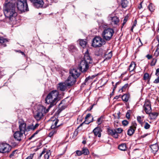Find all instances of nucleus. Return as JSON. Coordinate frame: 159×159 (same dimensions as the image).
<instances>
[{"label":"nucleus","mask_w":159,"mask_h":159,"mask_svg":"<svg viewBox=\"0 0 159 159\" xmlns=\"http://www.w3.org/2000/svg\"><path fill=\"white\" fill-rule=\"evenodd\" d=\"M15 0H7L6 1L3 8V12L7 22L11 24L16 23V16L17 13L15 11Z\"/></svg>","instance_id":"f257e3e1"},{"label":"nucleus","mask_w":159,"mask_h":159,"mask_svg":"<svg viewBox=\"0 0 159 159\" xmlns=\"http://www.w3.org/2000/svg\"><path fill=\"white\" fill-rule=\"evenodd\" d=\"M93 65V59L87 50L84 55L83 59L80 62L79 66V70L82 72H85L91 68Z\"/></svg>","instance_id":"f03ea898"},{"label":"nucleus","mask_w":159,"mask_h":159,"mask_svg":"<svg viewBox=\"0 0 159 159\" xmlns=\"http://www.w3.org/2000/svg\"><path fill=\"white\" fill-rule=\"evenodd\" d=\"M59 93L57 90H53L50 92L45 99L46 102L50 104L49 107H52L56 104L59 100L58 97Z\"/></svg>","instance_id":"7ed1b4c3"},{"label":"nucleus","mask_w":159,"mask_h":159,"mask_svg":"<svg viewBox=\"0 0 159 159\" xmlns=\"http://www.w3.org/2000/svg\"><path fill=\"white\" fill-rule=\"evenodd\" d=\"M70 75L65 81L67 85L70 87L75 84L76 79L80 76V72H78L76 69H73L70 70Z\"/></svg>","instance_id":"20e7f679"},{"label":"nucleus","mask_w":159,"mask_h":159,"mask_svg":"<svg viewBox=\"0 0 159 159\" xmlns=\"http://www.w3.org/2000/svg\"><path fill=\"white\" fill-rule=\"evenodd\" d=\"M107 25H103L102 27L105 29L103 31L102 36V38L106 41H109L111 39L114 34V30L113 29L110 28H106Z\"/></svg>","instance_id":"39448f33"},{"label":"nucleus","mask_w":159,"mask_h":159,"mask_svg":"<svg viewBox=\"0 0 159 159\" xmlns=\"http://www.w3.org/2000/svg\"><path fill=\"white\" fill-rule=\"evenodd\" d=\"M17 8L21 12H25L29 11L27 0H15Z\"/></svg>","instance_id":"423d86ee"},{"label":"nucleus","mask_w":159,"mask_h":159,"mask_svg":"<svg viewBox=\"0 0 159 159\" xmlns=\"http://www.w3.org/2000/svg\"><path fill=\"white\" fill-rule=\"evenodd\" d=\"M105 40L101 37L96 36L94 37L92 41V45L94 47H100L105 44Z\"/></svg>","instance_id":"0eeeda50"},{"label":"nucleus","mask_w":159,"mask_h":159,"mask_svg":"<svg viewBox=\"0 0 159 159\" xmlns=\"http://www.w3.org/2000/svg\"><path fill=\"white\" fill-rule=\"evenodd\" d=\"M11 149V147L8 144L2 143L0 144V152H8Z\"/></svg>","instance_id":"6e6552de"},{"label":"nucleus","mask_w":159,"mask_h":159,"mask_svg":"<svg viewBox=\"0 0 159 159\" xmlns=\"http://www.w3.org/2000/svg\"><path fill=\"white\" fill-rule=\"evenodd\" d=\"M24 133L19 131H16L13 134L14 138L16 140L20 142L24 138Z\"/></svg>","instance_id":"1a4fd4ad"},{"label":"nucleus","mask_w":159,"mask_h":159,"mask_svg":"<svg viewBox=\"0 0 159 159\" xmlns=\"http://www.w3.org/2000/svg\"><path fill=\"white\" fill-rule=\"evenodd\" d=\"M137 124L135 122H133L132 125L130 126L127 131V134L129 136L132 135L134 133L136 129Z\"/></svg>","instance_id":"9d476101"},{"label":"nucleus","mask_w":159,"mask_h":159,"mask_svg":"<svg viewBox=\"0 0 159 159\" xmlns=\"http://www.w3.org/2000/svg\"><path fill=\"white\" fill-rule=\"evenodd\" d=\"M45 111L43 109H39L34 115L35 118L38 121L40 120L43 116V112Z\"/></svg>","instance_id":"9b49d317"},{"label":"nucleus","mask_w":159,"mask_h":159,"mask_svg":"<svg viewBox=\"0 0 159 159\" xmlns=\"http://www.w3.org/2000/svg\"><path fill=\"white\" fill-rule=\"evenodd\" d=\"M33 3L34 6L37 8L42 7L43 5V0H30Z\"/></svg>","instance_id":"f8f14e48"},{"label":"nucleus","mask_w":159,"mask_h":159,"mask_svg":"<svg viewBox=\"0 0 159 159\" xmlns=\"http://www.w3.org/2000/svg\"><path fill=\"white\" fill-rule=\"evenodd\" d=\"M19 129L20 132L25 134V131L27 130L26 129V124L23 121L20 122H19Z\"/></svg>","instance_id":"ddd939ff"},{"label":"nucleus","mask_w":159,"mask_h":159,"mask_svg":"<svg viewBox=\"0 0 159 159\" xmlns=\"http://www.w3.org/2000/svg\"><path fill=\"white\" fill-rule=\"evenodd\" d=\"M107 132L108 134L111 135L115 138L117 139L118 138V134L116 133L115 129H108Z\"/></svg>","instance_id":"4468645a"},{"label":"nucleus","mask_w":159,"mask_h":159,"mask_svg":"<svg viewBox=\"0 0 159 159\" xmlns=\"http://www.w3.org/2000/svg\"><path fill=\"white\" fill-rule=\"evenodd\" d=\"M101 128L99 127H96L93 131L95 135L98 136L99 137H100L101 136Z\"/></svg>","instance_id":"2eb2a0df"},{"label":"nucleus","mask_w":159,"mask_h":159,"mask_svg":"<svg viewBox=\"0 0 159 159\" xmlns=\"http://www.w3.org/2000/svg\"><path fill=\"white\" fill-rule=\"evenodd\" d=\"M58 88L61 91H64L67 88V87H68L66 81L64 83H60L59 84Z\"/></svg>","instance_id":"dca6fc26"},{"label":"nucleus","mask_w":159,"mask_h":159,"mask_svg":"<svg viewBox=\"0 0 159 159\" xmlns=\"http://www.w3.org/2000/svg\"><path fill=\"white\" fill-rule=\"evenodd\" d=\"M111 23L112 25H118L119 22V19L116 16L111 17Z\"/></svg>","instance_id":"f3484780"},{"label":"nucleus","mask_w":159,"mask_h":159,"mask_svg":"<svg viewBox=\"0 0 159 159\" xmlns=\"http://www.w3.org/2000/svg\"><path fill=\"white\" fill-rule=\"evenodd\" d=\"M135 66L136 64L133 61L132 62L129 66L128 70L130 72H132L135 69Z\"/></svg>","instance_id":"a211bd4d"},{"label":"nucleus","mask_w":159,"mask_h":159,"mask_svg":"<svg viewBox=\"0 0 159 159\" xmlns=\"http://www.w3.org/2000/svg\"><path fill=\"white\" fill-rule=\"evenodd\" d=\"M150 148L152 150V152L154 153L157 152L159 149L158 145L156 144L151 145Z\"/></svg>","instance_id":"6ab92c4d"},{"label":"nucleus","mask_w":159,"mask_h":159,"mask_svg":"<svg viewBox=\"0 0 159 159\" xmlns=\"http://www.w3.org/2000/svg\"><path fill=\"white\" fill-rule=\"evenodd\" d=\"M39 125L38 124H36L35 125H34L33 124L30 125L28 126L27 127V131H30L31 130H34Z\"/></svg>","instance_id":"aec40b11"},{"label":"nucleus","mask_w":159,"mask_h":159,"mask_svg":"<svg viewBox=\"0 0 159 159\" xmlns=\"http://www.w3.org/2000/svg\"><path fill=\"white\" fill-rule=\"evenodd\" d=\"M148 114H149V116L150 117V119L152 120L156 119L158 115V113L157 112L151 113L150 112V113Z\"/></svg>","instance_id":"412c9836"},{"label":"nucleus","mask_w":159,"mask_h":159,"mask_svg":"<svg viewBox=\"0 0 159 159\" xmlns=\"http://www.w3.org/2000/svg\"><path fill=\"white\" fill-rule=\"evenodd\" d=\"M58 121L59 120L57 119L53 121L52 125L51 126V128L52 129L57 128L60 126V125H57V124Z\"/></svg>","instance_id":"4be33fe9"},{"label":"nucleus","mask_w":159,"mask_h":159,"mask_svg":"<svg viewBox=\"0 0 159 159\" xmlns=\"http://www.w3.org/2000/svg\"><path fill=\"white\" fill-rule=\"evenodd\" d=\"M65 101L62 100L60 102L59 105V107L62 110L65 109L67 107V105L65 103Z\"/></svg>","instance_id":"5701e85b"},{"label":"nucleus","mask_w":159,"mask_h":159,"mask_svg":"<svg viewBox=\"0 0 159 159\" xmlns=\"http://www.w3.org/2000/svg\"><path fill=\"white\" fill-rule=\"evenodd\" d=\"M126 146L125 143H122L119 145L118 148L122 151H125L126 149Z\"/></svg>","instance_id":"b1692460"},{"label":"nucleus","mask_w":159,"mask_h":159,"mask_svg":"<svg viewBox=\"0 0 159 159\" xmlns=\"http://www.w3.org/2000/svg\"><path fill=\"white\" fill-rule=\"evenodd\" d=\"M128 2L127 0H121V4L123 8H125L127 6Z\"/></svg>","instance_id":"393cba45"},{"label":"nucleus","mask_w":159,"mask_h":159,"mask_svg":"<svg viewBox=\"0 0 159 159\" xmlns=\"http://www.w3.org/2000/svg\"><path fill=\"white\" fill-rule=\"evenodd\" d=\"M69 50L71 52H74L77 51V49L74 45H70L69 46Z\"/></svg>","instance_id":"a878e982"},{"label":"nucleus","mask_w":159,"mask_h":159,"mask_svg":"<svg viewBox=\"0 0 159 159\" xmlns=\"http://www.w3.org/2000/svg\"><path fill=\"white\" fill-rule=\"evenodd\" d=\"M143 108H144V110L147 114L150 113L152 111L151 106L143 107Z\"/></svg>","instance_id":"bb28decb"},{"label":"nucleus","mask_w":159,"mask_h":159,"mask_svg":"<svg viewBox=\"0 0 159 159\" xmlns=\"http://www.w3.org/2000/svg\"><path fill=\"white\" fill-rule=\"evenodd\" d=\"M82 154L85 155H88L89 153V151L88 149L86 148H83L82 151Z\"/></svg>","instance_id":"cd10ccee"},{"label":"nucleus","mask_w":159,"mask_h":159,"mask_svg":"<svg viewBox=\"0 0 159 159\" xmlns=\"http://www.w3.org/2000/svg\"><path fill=\"white\" fill-rule=\"evenodd\" d=\"M86 43L87 42H86V40H85L84 39H82L80 41V45L83 48L85 47Z\"/></svg>","instance_id":"c85d7f7f"},{"label":"nucleus","mask_w":159,"mask_h":159,"mask_svg":"<svg viewBox=\"0 0 159 159\" xmlns=\"http://www.w3.org/2000/svg\"><path fill=\"white\" fill-rule=\"evenodd\" d=\"M129 96L127 94H125L121 97L122 100L125 102H127L129 99Z\"/></svg>","instance_id":"c756f323"},{"label":"nucleus","mask_w":159,"mask_h":159,"mask_svg":"<svg viewBox=\"0 0 159 159\" xmlns=\"http://www.w3.org/2000/svg\"><path fill=\"white\" fill-rule=\"evenodd\" d=\"M144 118V116H138L137 117V121L140 124H142L143 121V119Z\"/></svg>","instance_id":"7c9ffc66"},{"label":"nucleus","mask_w":159,"mask_h":159,"mask_svg":"<svg viewBox=\"0 0 159 159\" xmlns=\"http://www.w3.org/2000/svg\"><path fill=\"white\" fill-rule=\"evenodd\" d=\"M148 9L151 11H153L155 10V7L153 4L150 3L148 6Z\"/></svg>","instance_id":"2f4dec72"},{"label":"nucleus","mask_w":159,"mask_h":159,"mask_svg":"<svg viewBox=\"0 0 159 159\" xmlns=\"http://www.w3.org/2000/svg\"><path fill=\"white\" fill-rule=\"evenodd\" d=\"M103 116H101L100 118H99L97 120V123L98 124V125L101 124L102 122L103 121Z\"/></svg>","instance_id":"473e14b6"},{"label":"nucleus","mask_w":159,"mask_h":159,"mask_svg":"<svg viewBox=\"0 0 159 159\" xmlns=\"http://www.w3.org/2000/svg\"><path fill=\"white\" fill-rule=\"evenodd\" d=\"M8 42L7 40L3 37H0V43H6Z\"/></svg>","instance_id":"72a5a7b5"},{"label":"nucleus","mask_w":159,"mask_h":159,"mask_svg":"<svg viewBox=\"0 0 159 159\" xmlns=\"http://www.w3.org/2000/svg\"><path fill=\"white\" fill-rule=\"evenodd\" d=\"M128 84H125L121 89L119 90V91L120 92L121 91V92H122L125 91L126 88L128 87Z\"/></svg>","instance_id":"f704fd0d"},{"label":"nucleus","mask_w":159,"mask_h":159,"mask_svg":"<svg viewBox=\"0 0 159 159\" xmlns=\"http://www.w3.org/2000/svg\"><path fill=\"white\" fill-rule=\"evenodd\" d=\"M150 78L149 77V74L148 73H145L144 74L143 76V79L144 80H148L149 81Z\"/></svg>","instance_id":"c9c22d12"},{"label":"nucleus","mask_w":159,"mask_h":159,"mask_svg":"<svg viewBox=\"0 0 159 159\" xmlns=\"http://www.w3.org/2000/svg\"><path fill=\"white\" fill-rule=\"evenodd\" d=\"M150 106H151V105L150 104V102L148 100H146L145 101L144 105L143 106V107Z\"/></svg>","instance_id":"e433bc0d"},{"label":"nucleus","mask_w":159,"mask_h":159,"mask_svg":"<svg viewBox=\"0 0 159 159\" xmlns=\"http://www.w3.org/2000/svg\"><path fill=\"white\" fill-rule=\"evenodd\" d=\"M115 129L116 133L118 134L121 133L123 131V129L120 128H117Z\"/></svg>","instance_id":"4c0bfd02"},{"label":"nucleus","mask_w":159,"mask_h":159,"mask_svg":"<svg viewBox=\"0 0 159 159\" xmlns=\"http://www.w3.org/2000/svg\"><path fill=\"white\" fill-rule=\"evenodd\" d=\"M119 119L117 118L116 120L114 121V125L115 127H117L119 126Z\"/></svg>","instance_id":"58836bf2"},{"label":"nucleus","mask_w":159,"mask_h":159,"mask_svg":"<svg viewBox=\"0 0 159 159\" xmlns=\"http://www.w3.org/2000/svg\"><path fill=\"white\" fill-rule=\"evenodd\" d=\"M40 130H37L29 138V140H31L33 138H34L35 135L38 134V133L39 132Z\"/></svg>","instance_id":"ea45409f"},{"label":"nucleus","mask_w":159,"mask_h":159,"mask_svg":"<svg viewBox=\"0 0 159 159\" xmlns=\"http://www.w3.org/2000/svg\"><path fill=\"white\" fill-rule=\"evenodd\" d=\"M50 154V151L49 150L48 151H47L46 154L44 155L45 159H48Z\"/></svg>","instance_id":"a19ab883"},{"label":"nucleus","mask_w":159,"mask_h":159,"mask_svg":"<svg viewBox=\"0 0 159 159\" xmlns=\"http://www.w3.org/2000/svg\"><path fill=\"white\" fill-rule=\"evenodd\" d=\"M131 112V111L130 110L128 111L126 114V117L128 119H129L130 118V114Z\"/></svg>","instance_id":"79ce46f5"},{"label":"nucleus","mask_w":159,"mask_h":159,"mask_svg":"<svg viewBox=\"0 0 159 159\" xmlns=\"http://www.w3.org/2000/svg\"><path fill=\"white\" fill-rule=\"evenodd\" d=\"M150 125L148 123H145L144 127L145 129H148L150 128Z\"/></svg>","instance_id":"37998d69"},{"label":"nucleus","mask_w":159,"mask_h":159,"mask_svg":"<svg viewBox=\"0 0 159 159\" xmlns=\"http://www.w3.org/2000/svg\"><path fill=\"white\" fill-rule=\"evenodd\" d=\"M122 123L123 125L125 126L128 125L129 122L126 120H124L122 121Z\"/></svg>","instance_id":"c03bdc74"},{"label":"nucleus","mask_w":159,"mask_h":159,"mask_svg":"<svg viewBox=\"0 0 159 159\" xmlns=\"http://www.w3.org/2000/svg\"><path fill=\"white\" fill-rule=\"evenodd\" d=\"M107 57H106V59H110L111 57L112 56V53L110 52H109L107 54Z\"/></svg>","instance_id":"a18cd8bd"},{"label":"nucleus","mask_w":159,"mask_h":159,"mask_svg":"<svg viewBox=\"0 0 159 159\" xmlns=\"http://www.w3.org/2000/svg\"><path fill=\"white\" fill-rule=\"evenodd\" d=\"M34 155V153L31 154L30 156L27 157L25 159H32Z\"/></svg>","instance_id":"49530a36"},{"label":"nucleus","mask_w":159,"mask_h":159,"mask_svg":"<svg viewBox=\"0 0 159 159\" xmlns=\"http://www.w3.org/2000/svg\"><path fill=\"white\" fill-rule=\"evenodd\" d=\"M76 153L78 156H80L83 154L82 151L79 150L76 151Z\"/></svg>","instance_id":"de8ad7c7"},{"label":"nucleus","mask_w":159,"mask_h":159,"mask_svg":"<svg viewBox=\"0 0 159 159\" xmlns=\"http://www.w3.org/2000/svg\"><path fill=\"white\" fill-rule=\"evenodd\" d=\"M92 79L91 78V77L90 76H89L87 78H86L85 80V82H84V84L85 85L86 84L87 82L90 79Z\"/></svg>","instance_id":"09e8293b"},{"label":"nucleus","mask_w":159,"mask_h":159,"mask_svg":"<svg viewBox=\"0 0 159 159\" xmlns=\"http://www.w3.org/2000/svg\"><path fill=\"white\" fill-rule=\"evenodd\" d=\"M153 83L155 84H158L159 83V77H158L156 79L154 80Z\"/></svg>","instance_id":"8fccbe9b"},{"label":"nucleus","mask_w":159,"mask_h":159,"mask_svg":"<svg viewBox=\"0 0 159 159\" xmlns=\"http://www.w3.org/2000/svg\"><path fill=\"white\" fill-rule=\"evenodd\" d=\"M127 18L126 17H125V18L124 19V20L122 24V28L123 27V26L125 24V23L127 21Z\"/></svg>","instance_id":"3c124183"},{"label":"nucleus","mask_w":159,"mask_h":159,"mask_svg":"<svg viewBox=\"0 0 159 159\" xmlns=\"http://www.w3.org/2000/svg\"><path fill=\"white\" fill-rule=\"evenodd\" d=\"M159 54V51H157V50H156L154 54V55L155 57H157Z\"/></svg>","instance_id":"603ef678"},{"label":"nucleus","mask_w":159,"mask_h":159,"mask_svg":"<svg viewBox=\"0 0 159 159\" xmlns=\"http://www.w3.org/2000/svg\"><path fill=\"white\" fill-rule=\"evenodd\" d=\"M62 111V110L59 107L58 110L56 112V113L57 115H59V114Z\"/></svg>","instance_id":"864d4df0"},{"label":"nucleus","mask_w":159,"mask_h":159,"mask_svg":"<svg viewBox=\"0 0 159 159\" xmlns=\"http://www.w3.org/2000/svg\"><path fill=\"white\" fill-rule=\"evenodd\" d=\"M16 152V150L14 151L10 155L9 157H10L11 158L12 156H13L15 152Z\"/></svg>","instance_id":"5fc2aeb1"},{"label":"nucleus","mask_w":159,"mask_h":159,"mask_svg":"<svg viewBox=\"0 0 159 159\" xmlns=\"http://www.w3.org/2000/svg\"><path fill=\"white\" fill-rule=\"evenodd\" d=\"M159 68H157L156 70V72L155 73V75L157 76H158L159 75Z\"/></svg>","instance_id":"6e6d98bb"},{"label":"nucleus","mask_w":159,"mask_h":159,"mask_svg":"<svg viewBox=\"0 0 159 159\" xmlns=\"http://www.w3.org/2000/svg\"><path fill=\"white\" fill-rule=\"evenodd\" d=\"M119 84H120V82H117L116 83L115 86L114 87V89H113V91H114V90L116 89V88L117 87V85Z\"/></svg>","instance_id":"4d7b16f0"},{"label":"nucleus","mask_w":159,"mask_h":159,"mask_svg":"<svg viewBox=\"0 0 159 159\" xmlns=\"http://www.w3.org/2000/svg\"><path fill=\"white\" fill-rule=\"evenodd\" d=\"M146 57L148 59H150L152 58V55L148 54L146 56Z\"/></svg>","instance_id":"13d9d810"},{"label":"nucleus","mask_w":159,"mask_h":159,"mask_svg":"<svg viewBox=\"0 0 159 159\" xmlns=\"http://www.w3.org/2000/svg\"><path fill=\"white\" fill-rule=\"evenodd\" d=\"M52 130L51 132L53 133V134H55L57 133V130L55 129Z\"/></svg>","instance_id":"bf43d9fd"},{"label":"nucleus","mask_w":159,"mask_h":159,"mask_svg":"<svg viewBox=\"0 0 159 159\" xmlns=\"http://www.w3.org/2000/svg\"><path fill=\"white\" fill-rule=\"evenodd\" d=\"M45 150H43V151L42 152H41V153L40 154V155L39 156V158H40L41 157V156H42V155L43 154H44V153H45Z\"/></svg>","instance_id":"052dcab7"},{"label":"nucleus","mask_w":159,"mask_h":159,"mask_svg":"<svg viewBox=\"0 0 159 159\" xmlns=\"http://www.w3.org/2000/svg\"><path fill=\"white\" fill-rule=\"evenodd\" d=\"M53 135V133L51 132L48 134V136L51 137Z\"/></svg>","instance_id":"680f3d73"},{"label":"nucleus","mask_w":159,"mask_h":159,"mask_svg":"<svg viewBox=\"0 0 159 159\" xmlns=\"http://www.w3.org/2000/svg\"><path fill=\"white\" fill-rule=\"evenodd\" d=\"M91 114L90 113L88 114L85 117V119H87L89 117L91 116Z\"/></svg>","instance_id":"e2e57ef3"},{"label":"nucleus","mask_w":159,"mask_h":159,"mask_svg":"<svg viewBox=\"0 0 159 159\" xmlns=\"http://www.w3.org/2000/svg\"><path fill=\"white\" fill-rule=\"evenodd\" d=\"M94 105V104H93V105H92V106H91L89 108V109H88V110H89V111H90V110H92V109L93 108V107Z\"/></svg>","instance_id":"0e129e2a"},{"label":"nucleus","mask_w":159,"mask_h":159,"mask_svg":"<svg viewBox=\"0 0 159 159\" xmlns=\"http://www.w3.org/2000/svg\"><path fill=\"white\" fill-rule=\"evenodd\" d=\"M142 2H141L139 5V6H138V8L139 9H140L141 8H142Z\"/></svg>","instance_id":"69168bd1"},{"label":"nucleus","mask_w":159,"mask_h":159,"mask_svg":"<svg viewBox=\"0 0 159 159\" xmlns=\"http://www.w3.org/2000/svg\"><path fill=\"white\" fill-rule=\"evenodd\" d=\"M51 107H49V106L48 108V109H47L46 110V111H45V113H47L48 112V111H49V109L51 108Z\"/></svg>","instance_id":"338daca9"},{"label":"nucleus","mask_w":159,"mask_h":159,"mask_svg":"<svg viewBox=\"0 0 159 159\" xmlns=\"http://www.w3.org/2000/svg\"><path fill=\"white\" fill-rule=\"evenodd\" d=\"M156 50H157V51H159V43H158V44L157 45V48Z\"/></svg>","instance_id":"774afa93"}]
</instances>
